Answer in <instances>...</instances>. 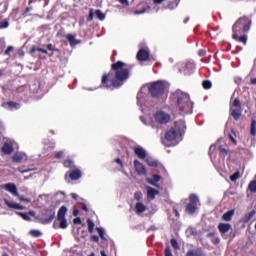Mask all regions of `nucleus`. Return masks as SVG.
Wrapping results in <instances>:
<instances>
[{
	"mask_svg": "<svg viewBox=\"0 0 256 256\" xmlns=\"http://www.w3.org/2000/svg\"><path fill=\"white\" fill-rule=\"evenodd\" d=\"M131 70L127 68V64L121 60L111 64V71L107 74H103L101 79V85L104 89H121L125 82L129 79Z\"/></svg>",
	"mask_w": 256,
	"mask_h": 256,
	"instance_id": "f257e3e1",
	"label": "nucleus"
},
{
	"mask_svg": "<svg viewBox=\"0 0 256 256\" xmlns=\"http://www.w3.org/2000/svg\"><path fill=\"white\" fill-rule=\"evenodd\" d=\"M170 102L172 105H176L177 109L182 113H193V103L191 102V97L189 94L176 90L170 95Z\"/></svg>",
	"mask_w": 256,
	"mask_h": 256,
	"instance_id": "f03ea898",
	"label": "nucleus"
},
{
	"mask_svg": "<svg viewBox=\"0 0 256 256\" xmlns=\"http://www.w3.org/2000/svg\"><path fill=\"white\" fill-rule=\"evenodd\" d=\"M251 29V19L247 16L240 17L232 26L233 33H249Z\"/></svg>",
	"mask_w": 256,
	"mask_h": 256,
	"instance_id": "7ed1b4c3",
	"label": "nucleus"
},
{
	"mask_svg": "<svg viewBox=\"0 0 256 256\" xmlns=\"http://www.w3.org/2000/svg\"><path fill=\"white\" fill-rule=\"evenodd\" d=\"M165 89V83L159 80L152 83L148 88V91L153 99H159V97H163V95H165Z\"/></svg>",
	"mask_w": 256,
	"mask_h": 256,
	"instance_id": "20e7f679",
	"label": "nucleus"
},
{
	"mask_svg": "<svg viewBox=\"0 0 256 256\" xmlns=\"http://www.w3.org/2000/svg\"><path fill=\"white\" fill-rule=\"evenodd\" d=\"M242 113L243 110L241 109V101L239 98H236L230 106V115L233 117L234 121H239V119H241Z\"/></svg>",
	"mask_w": 256,
	"mask_h": 256,
	"instance_id": "39448f33",
	"label": "nucleus"
},
{
	"mask_svg": "<svg viewBox=\"0 0 256 256\" xmlns=\"http://www.w3.org/2000/svg\"><path fill=\"white\" fill-rule=\"evenodd\" d=\"M154 121L159 125H167L171 121V115L163 110L157 111L154 114Z\"/></svg>",
	"mask_w": 256,
	"mask_h": 256,
	"instance_id": "423d86ee",
	"label": "nucleus"
},
{
	"mask_svg": "<svg viewBox=\"0 0 256 256\" xmlns=\"http://www.w3.org/2000/svg\"><path fill=\"white\" fill-rule=\"evenodd\" d=\"M190 202L186 205V213L188 215H194V213L197 211V203H199V197H197L196 194H191L189 196Z\"/></svg>",
	"mask_w": 256,
	"mask_h": 256,
	"instance_id": "0eeeda50",
	"label": "nucleus"
},
{
	"mask_svg": "<svg viewBox=\"0 0 256 256\" xmlns=\"http://www.w3.org/2000/svg\"><path fill=\"white\" fill-rule=\"evenodd\" d=\"M53 219H55V210L54 209H47L44 217L40 219V223L42 225H49V223L53 222Z\"/></svg>",
	"mask_w": 256,
	"mask_h": 256,
	"instance_id": "6e6552de",
	"label": "nucleus"
},
{
	"mask_svg": "<svg viewBox=\"0 0 256 256\" xmlns=\"http://www.w3.org/2000/svg\"><path fill=\"white\" fill-rule=\"evenodd\" d=\"M179 137V127H172L165 133L166 141H175Z\"/></svg>",
	"mask_w": 256,
	"mask_h": 256,
	"instance_id": "1a4fd4ad",
	"label": "nucleus"
},
{
	"mask_svg": "<svg viewBox=\"0 0 256 256\" xmlns=\"http://www.w3.org/2000/svg\"><path fill=\"white\" fill-rule=\"evenodd\" d=\"M134 168L137 175L147 176V167L144 166L143 163L139 160H134Z\"/></svg>",
	"mask_w": 256,
	"mask_h": 256,
	"instance_id": "9d476101",
	"label": "nucleus"
},
{
	"mask_svg": "<svg viewBox=\"0 0 256 256\" xmlns=\"http://www.w3.org/2000/svg\"><path fill=\"white\" fill-rule=\"evenodd\" d=\"M2 107L7 111H15L17 109H21V104L14 101H8V102H4L2 104Z\"/></svg>",
	"mask_w": 256,
	"mask_h": 256,
	"instance_id": "9b49d317",
	"label": "nucleus"
},
{
	"mask_svg": "<svg viewBox=\"0 0 256 256\" xmlns=\"http://www.w3.org/2000/svg\"><path fill=\"white\" fill-rule=\"evenodd\" d=\"M179 72L185 76L191 75L193 73V65L191 63H185L179 68Z\"/></svg>",
	"mask_w": 256,
	"mask_h": 256,
	"instance_id": "f8f14e48",
	"label": "nucleus"
},
{
	"mask_svg": "<svg viewBox=\"0 0 256 256\" xmlns=\"http://www.w3.org/2000/svg\"><path fill=\"white\" fill-rule=\"evenodd\" d=\"M5 205L9 207V209H16L18 211H24L25 206L17 203V202H11L9 199H4Z\"/></svg>",
	"mask_w": 256,
	"mask_h": 256,
	"instance_id": "ddd939ff",
	"label": "nucleus"
},
{
	"mask_svg": "<svg viewBox=\"0 0 256 256\" xmlns=\"http://www.w3.org/2000/svg\"><path fill=\"white\" fill-rule=\"evenodd\" d=\"M146 191H147V200L148 201L155 200V197H157V195H159V190H157L151 186L146 187Z\"/></svg>",
	"mask_w": 256,
	"mask_h": 256,
	"instance_id": "4468645a",
	"label": "nucleus"
},
{
	"mask_svg": "<svg viewBox=\"0 0 256 256\" xmlns=\"http://www.w3.org/2000/svg\"><path fill=\"white\" fill-rule=\"evenodd\" d=\"M246 33H233L232 39L234 41H238V43H243V45H247V35Z\"/></svg>",
	"mask_w": 256,
	"mask_h": 256,
	"instance_id": "2eb2a0df",
	"label": "nucleus"
},
{
	"mask_svg": "<svg viewBox=\"0 0 256 256\" xmlns=\"http://www.w3.org/2000/svg\"><path fill=\"white\" fill-rule=\"evenodd\" d=\"M4 189L9 193H12L14 197H19V191H17V185L13 183H7L5 184Z\"/></svg>",
	"mask_w": 256,
	"mask_h": 256,
	"instance_id": "dca6fc26",
	"label": "nucleus"
},
{
	"mask_svg": "<svg viewBox=\"0 0 256 256\" xmlns=\"http://www.w3.org/2000/svg\"><path fill=\"white\" fill-rule=\"evenodd\" d=\"M136 57H137L138 61H148L149 60V52L145 49H140L137 52Z\"/></svg>",
	"mask_w": 256,
	"mask_h": 256,
	"instance_id": "f3484780",
	"label": "nucleus"
},
{
	"mask_svg": "<svg viewBox=\"0 0 256 256\" xmlns=\"http://www.w3.org/2000/svg\"><path fill=\"white\" fill-rule=\"evenodd\" d=\"M146 181H147V183H149V185L159 188V184H157V183H159V181H161V177L158 174H153L152 178H147Z\"/></svg>",
	"mask_w": 256,
	"mask_h": 256,
	"instance_id": "a211bd4d",
	"label": "nucleus"
},
{
	"mask_svg": "<svg viewBox=\"0 0 256 256\" xmlns=\"http://www.w3.org/2000/svg\"><path fill=\"white\" fill-rule=\"evenodd\" d=\"M69 177H70L71 181H77V180L81 179V177H82L81 170L78 168H75L74 170L69 172Z\"/></svg>",
	"mask_w": 256,
	"mask_h": 256,
	"instance_id": "6ab92c4d",
	"label": "nucleus"
},
{
	"mask_svg": "<svg viewBox=\"0 0 256 256\" xmlns=\"http://www.w3.org/2000/svg\"><path fill=\"white\" fill-rule=\"evenodd\" d=\"M134 154L138 159H145L147 157V151L141 146L134 148Z\"/></svg>",
	"mask_w": 256,
	"mask_h": 256,
	"instance_id": "aec40b11",
	"label": "nucleus"
},
{
	"mask_svg": "<svg viewBox=\"0 0 256 256\" xmlns=\"http://www.w3.org/2000/svg\"><path fill=\"white\" fill-rule=\"evenodd\" d=\"M13 151H15V148H13V144H11V143L6 142L2 146V152L4 155H11V153H13Z\"/></svg>",
	"mask_w": 256,
	"mask_h": 256,
	"instance_id": "412c9836",
	"label": "nucleus"
},
{
	"mask_svg": "<svg viewBox=\"0 0 256 256\" xmlns=\"http://www.w3.org/2000/svg\"><path fill=\"white\" fill-rule=\"evenodd\" d=\"M231 229V224L229 223H220L218 225V231L221 233V235H225V233H228Z\"/></svg>",
	"mask_w": 256,
	"mask_h": 256,
	"instance_id": "4be33fe9",
	"label": "nucleus"
},
{
	"mask_svg": "<svg viewBox=\"0 0 256 256\" xmlns=\"http://www.w3.org/2000/svg\"><path fill=\"white\" fill-rule=\"evenodd\" d=\"M57 221H59L60 224L57 225V222H54V223H53L54 229H67V227H68L67 219H65V218H60V219H58Z\"/></svg>",
	"mask_w": 256,
	"mask_h": 256,
	"instance_id": "5701e85b",
	"label": "nucleus"
},
{
	"mask_svg": "<svg viewBox=\"0 0 256 256\" xmlns=\"http://www.w3.org/2000/svg\"><path fill=\"white\" fill-rule=\"evenodd\" d=\"M35 51H38L39 53H44V55H48V57H53V53L49 54V52L44 48H37V46H32L30 48V53H35Z\"/></svg>",
	"mask_w": 256,
	"mask_h": 256,
	"instance_id": "b1692460",
	"label": "nucleus"
},
{
	"mask_svg": "<svg viewBox=\"0 0 256 256\" xmlns=\"http://www.w3.org/2000/svg\"><path fill=\"white\" fill-rule=\"evenodd\" d=\"M186 256H205V253H203V249L198 248L196 250H189Z\"/></svg>",
	"mask_w": 256,
	"mask_h": 256,
	"instance_id": "393cba45",
	"label": "nucleus"
},
{
	"mask_svg": "<svg viewBox=\"0 0 256 256\" xmlns=\"http://www.w3.org/2000/svg\"><path fill=\"white\" fill-rule=\"evenodd\" d=\"M135 209H136V213L140 215V213H145V211H147V206H145L143 202H138L135 205Z\"/></svg>",
	"mask_w": 256,
	"mask_h": 256,
	"instance_id": "a878e982",
	"label": "nucleus"
},
{
	"mask_svg": "<svg viewBox=\"0 0 256 256\" xmlns=\"http://www.w3.org/2000/svg\"><path fill=\"white\" fill-rule=\"evenodd\" d=\"M255 217V210H251L249 213L245 214L243 218H241V223H249L250 219Z\"/></svg>",
	"mask_w": 256,
	"mask_h": 256,
	"instance_id": "bb28decb",
	"label": "nucleus"
},
{
	"mask_svg": "<svg viewBox=\"0 0 256 256\" xmlns=\"http://www.w3.org/2000/svg\"><path fill=\"white\" fill-rule=\"evenodd\" d=\"M65 215H67V206H62L58 210L57 220L58 219H65Z\"/></svg>",
	"mask_w": 256,
	"mask_h": 256,
	"instance_id": "cd10ccee",
	"label": "nucleus"
},
{
	"mask_svg": "<svg viewBox=\"0 0 256 256\" xmlns=\"http://www.w3.org/2000/svg\"><path fill=\"white\" fill-rule=\"evenodd\" d=\"M234 215H235V210H229L223 214L222 219L223 221H231Z\"/></svg>",
	"mask_w": 256,
	"mask_h": 256,
	"instance_id": "c85d7f7f",
	"label": "nucleus"
},
{
	"mask_svg": "<svg viewBox=\"0 0 256 256\" xmlns=\"http://www.w3.org/2000/svg\"><path fill=\"white\" fill-rule=\"evenodd\" d=\"M66 39H67V41H69L71 47H73L79 43V41H77L75 39V35H73V34H67Z\"/></svg>",
	"mask_w": 256,
	"mask_h": 256,
	"instance_id": "c756f323",
	"label": "nucleus"
},
{
	"mask_svg": "<svg viewBox=\"0 0 256 256\" xmlns=\"http://www.w3.org/2000/svg\"><path fill=\"white\" fill-rule=\"evenodd\" d=\"M247 191H250V193H256V179L250 181L248 184Z\"/></svg>",
	"mask_w": 256,
	"mask_h": 256,
	"instance_id": "7c9ffc66",
	"label": "nucleus"
},
{
	"mask_svg": "<svg viewBox=\"0 0 256 256\" xmlns=\"http://www.w3.org/2000/svg\"><path fill=\"white\" fill-rule=\"evenodd\" d=\"M228 137L234 145H237V140L235 139L237 137V134L235 133V130L231 129L230 133L228 134Z\"/></svg>",
	"mask_w": 256,
	"mask_h": 256,
	"instance_id": "2f4dec72",
	"label": "nucleus"
},
{
	"mask_svg": "<svg viewBox=\"0 0 256 256\" xmlns=\"http://www.w3.org/2000/svg\"><path fill=\"white\" fill-rule=\"evenodd\" d=\"M202 87L207 91L213 87V83H211V80H204L202 81Z\"/></svg>",
	"mask_w": 256,
	"mask_h": 256,
	"instance_id": "473e14b6",
	"label": "nucleus"
},
{
	"mask_svg": "<svg viewBox=\"0 0 256 256\" xmlns=\"http://www.w3.org/2000/svg\"><path fill=\"white\" fill-rule=\"evenodd\" d=\"M250 135H252V137H255L256 135V120L254 119L251 121Z\"/></svg>",
	"mask_w": 256,
	"mask_h": 256,
	"instance_id": "72a5a7b5",
	"label": "nucleus"
},
{
	"mask_svg": "<svg viewBox=\"0 0 256 256\" xmlns=\"http://www.w3.org/2000/svg\"><path fill=\"white\" fill-rule=\"evenodd\" d=\"M12 161L14 163H21V161H23V155L19 153L14 154L12 157Z\"/></svg>",
	"mask_w": 256,
	"mask_h": 256,
	"instance_id": "f704fd0d",
	"label": "nucleus"
},
{
	"mask_svg": "<svg viewBox=\"0 0 256 256\" xmlns=\"http://www.w3.org/2000/svg\"><path fill=\"white\" fill-rule=\"evenodd\" d=\"M88 232L93 233L95 229V223L91 219H87Z\"/></svg>",
	"mask_w": 256,
	"mask_h": 256,
	"instance_id": "c9c22d12",
	"label": "nucleus"
},
{
	"mask_svg": "<svg viewBox=\"0 0 256 256\" xmlns=\"http://www.w3.org/2000/svg\"><path fill=\"white\" fill-rule=\"evenodd\" d=\"M95 16L97 17V19H99V21H105V14H103V12H101V10H95Z\"/></svg>",
	"mask_w": 256,
	"mask_h": 256,
	"instance_id": "e433bc0d",
	"label": "nucleus"
},
{
	"mask_svg": "<svg viewBox=\"0 0 256 256\" xmlns=\"http://www.w3.org/2000/svg\"><path fill=\"white\" fill-rule=\"evenodd\" d=\"M146 163L149 167H159V162L153 159H147Z\"/></svg>",
	"mask_w": 256,
	"mask_h": 256,
	"instance_id": "4c0bfd02",
	"label": "nucleus"
},
{
	"mask_svg": "<svg viewBox=\"0 0 256 256\" xmlns=\"http://www.w3.org/2000/svg\"><path fill=\"white\" fill-rule=\"evenodd\" d=\"M99 237L103 240V241H107V238H105V230H103V228H96Z\"/></svg>",
	"mask_w": 256,
	"mask_h": 256,
	"instance_id": "58836bf2",
	"label": "nucleus"
},
{
	"mask_svg": "<svg viewBox=\"0 0 256 256\" xmlns=\"http://www.w3.org/2000/svg\"><path fill=\"white\" fill-rule=\"evenodd\" d=\"M29 235H31V237H41L43 233L39 230H30Z\"/></svg>",
	"mask_w": 256,
	"mask_h": 256,
	"instance_id": "ea45409f",
	"label": "nucleus"
},
{
	"mask_svg": "<svg viewBox=\"0 0 256 256\" xmlns=\"http://www.w3.org/2000/svg\"><path fill=\"white\" fill-rule=\"evenodd\" d=\"M30 11H33L32 6L26 7L25 11L22 13V17H31Z\"/></svg>",
	"mask_w": 256,
	"mask_h": 256,
	"instance_id": "a19ab883",
	"label": "nucleus"
},
{
	"mask_svg": "<svg viewBox=\"0 0 256 256\" xmlns=\"http://www.w3.org/2000/svg\"><path fill=\"white\" fill-rule=\"evenodd\" d=\"M46 48L48 51H52V52H56V53L61 52V50H59V48L53 47V44H47Z\"/></svg>",
	"mask_w": 256,
	"mask_h": 256,
	"instance_id": "79ce46f5",
	"label": "nucleus"
},
{
	"mask_svg": "<svg viewBox=\"0 0 256 256\" xmlns=\"http://www.w3.org/2000/svg\"><path fill=\"white\" fill-rule=\"evenodd\" d=\"M63 166L67 169H73V161L72 160H65L63 162Z\"/></svg>",
	"mask_w": 256,
	"mask_h": 256,
	"instance_id": "37998d69",
	"label": "nucleus"
},
{
	"mask_svg": "<svg viewBox=\"0 0 256 256\" xmlns=\"http://www.w3.org/2000/svg\"><path fill=\"white\" fill-rule=\"evenodd\" d=\"M16 214H18L19 217L23 218L24 221H31V217H29V215H27L26 213L16 212Z\"/></svg>",
	"mask_w": 256,
	"mask_h": 256,
	"instance_id": "c03bdc74",
	"label": "nucleus"
},
{
	"mask_svg": "<svg viewBox=\"0 0 256 256\" xmlns=\"http://www.w3.org/2000/svg\"><path fill=\"white\" fill-rule=\"evenodd\" d=\"M134 199L136 201H141L143 199V192L142 191H137L134 193Z\"/></svg>",
	"mask_w": 256,
	"mask_h": 256,
	"instance_id": "a18cd8bd",
	"label": "nucleus"
},
{
	"mask_svg": "<svg viewBox=\"0 0 256 256\" xmlns=\"http://www.w3.org/2000/svg\"><path fill=\"white\" fill-rule=\"evenodd\" d=\"M170 243H171L173 249H175V250L179 249V242H177V239L172 238V239L170 240Z\"/></svg>",
	"mask_w": 256,
	"mask_h": 256,
	"instance_id": "49530a36",
	"label": "nucleus"
},
{
	"mask_svg": "<svg viewBox=\"0 0 256 256\" xmlns=\"http://www.w3.org/2000/svg\"><path fill=\"white\" fill-rule=\"evenodd\" d=\"M239 177H240L239 171H236V172H234V173L230 176V181L235 182V181H237V179H239Z\"/></svg>",
	"mask_w": 256,
	"mask_h": 256,
	"instance_id": "de8ad7c7",
	"label": "nucleus"
},
{
	"mask_svg": "<svg viewBox=\"0 0 256 256\" xmlns=\"http://www.w3.org/2000/svg\"><path fill=\"white\" fill-rule=\"evenodd\" d=\"M179 5V2H177V1H172V2H169L168 3V8L169 9H176V7Z\"/></svg>",
	"mask_w": 256,
	"mask_h": 256,
	"instance_id": "09e8293b",
	"label": "nucleus"
},
{
	"mask_svg": "<svg viewBox=\"0 0 256 256\" xmlns=\"http://www.w3.org/2000/svg\"><path fill=\"white\" fill-rule=\"evenodd\" d=\"M78 204L82 205V210L85 211L86 213H89V208L87 207V204L82 202L81 200H78Z\"/></svg>",
	"mask_w": 256,
	"mask_h": 256,
	"instance_id": "8fccbe9b",
	"label": "nucleus"
},
{
	"mask_svg": "<svg viewBox=\"0 0 256 256\" xmlns=\"http://www.w3.org/2000/svg\"><path fill=\"white\" fill-rule=\"evenodd\" d=\"M165 256H173V253L171 252V247L167 246L164 251Z\"/></svg>",
	"mask_w": 256,
	"mask_h": 256,
	"instance_id": "3c124183",
	"label": "nucleus"
},
{
	"mask_svg": "<svg viewBox=\"0 0 256 256\" xmlns=\"http://www.w3.org/2000/svg\"><path fill=\"white\" fill-rule=\"evenodd\" d=\"M19 173H30V171H35V168L21 169L18 168Z\"/></svg>",
	"mask_w": 256,
	"mask_h": 256,
	"instance_id": "603ef678",
	"label": "nucleus"
},
{
	"mask_svg": "<svg viewBox=\"0 0 256 256\" xmlns=\"http://www.w3.org/2000/svg\"><path fill=\"white\" fill-rule=\"evenodd\" d=\"M16 197H18V199H19L20 201H25V203H31V199H30V198H25L24 196H21V195H19V194H18V196H16Z\"/></svg>",
	"mask_w": 256,
	"mask_h": 256,
	"instance_id": "864d4df0",
	"label": "nucleus"
},
{
	"mask_svg": "<svg viewBox=\"0 0 256 256\" xmlns=\"http://www.w3.org/2000/svg\"><path fill=\"white\" fill-rule=\"evenodd\" d=\"M211 241L214 245H219L221 243V238L220 237L212 238Z\"/></svg>",
	"mask_w": 256,
	"mask_h": 256,
	"instance_id": "5fc2aeb1",
	"label": "nucleus"
},
{
	"mask_svg": "<svg viewBox=\"0 0 256 256\" xmlns=\"http://www.w3.org/2000/svg\"><path fill=\"white\" fill-rule=\"evenodd\" d=\"M63 155H64V152L59 151V152H56L54 157H55V159H63Z\"/></svg>",
	"mask_w": 256,
	"mask_h": 256,
	"instance_id": "6e6d98bb",
	"label": "nucleus"
},
{
	"mask_svg": "<svg viewBox=\"0 0 256 256\" xmlns=\"http://www.w3.org/2000/svg\"><path fill=\"white\" fill-rule=\"evenodd\" d=\"M147 11V8H143L142 10H136L134 11L135 15H143Z\"/></svg>",
	"mask_w": 256,
	"mask_h": 256,
	"instance_id": "4d7b16f0",
	"label": "nucleus"
},
{
	"mask_svg": "<svg viewBox=\"0 0 256 256\" xmlns=\"http://www.w3.org/2000/svg\"><path fill=\"white\" fill-rule=\"evenodd\" d=\"M72 199H74L75 201H83V198L79 199V195H77L76 193H72L71 194Z\"/></svg>",
	"mask_w": 256,
	"mask_h": 256,
	"instance_id": "13d9d810",
	"label": "nucleus"
},
{
	"mask_svg": "<svg viewBox=\"0 0 256 256\" xmlns=\"http://www.w3.org/2000/svg\"><path fill=\"white\" fill-rule=\"evenodd\" d=\"M9 27V22H0V29H7Z\"/></svg>",
	"mask_w": 256,
	"mask_h": 256,
	"instance_id": "bf43d9fd",
	"label": "nucleus"
},
{
	"mask_svg": "<svg viewBox=\"0 0 256 256\" xmlns=\"http://www.w3.org/2000/svg\"><path fill=\"white\" fill-rule=\"evenodd\" d=\"M90 239L94 243H99V236H97V235H92Z\"/></svg>",
	"mask_w": 256,
	"mask_h": 256,
	"instance_id": "052dcab7",
	"label": "nucleus"
},
{
	"mask_svg": "<svg viewBox=\"0 0 256 256\" xmlns=\"http://www.w3.org/2000/svg\"><path fill=\"white\" fill-rule=\"evenodd\" d=\"M11 51H13V46H8L7 49L5 50L4 54L10 55Z\"/></svg>",
	"mask_w": 256,
	"mask_h": 256,
	"instance_id": "680f3d73",
	"label": "nucleus"
},
{
	"mask_svg": "<svg viewBox=\"0 0 256 256\" xmlns=\"http://www.w3.org/2000/svg\"><path fill=\"white\" fill-rule=\"evenodd\" d=\"M73 223H74V225H81V223H82L81 218H79V217L74 218Z\"/></svg>",
	"mask_w": 256,
	"mask_h": 256,
	"instance_id": "e2e57ef3",
	"label": "nucleus"
},
{
	"mask_svg": "<svg viewBox=\"0 0 256 256\" xmlns=\"http://www.w3.org/2000/svg\"><path fill=\"white\" fill-rule=\"evenodd\" d=\"M94 15H95V14L93 13V9H91V10L89 11L88 21H92V20H93Z\"/></svg>",
	"mask_w": 256,
	"mask_h": 256,
	"instance_id": "0e129e2a",
	"label": "nucleus"
},
{
	"mask_svg": "<svg viewBox=\"0 0 256 256\" xmlns=\"http://www.w3.org/2000/svg\"><path fill=\"white\" fill-rule=\"evenodd\" d=\"M115 163H117L118 165H120V167L123 169V160H121V158H116V159H115Z\"/></svg>",
	"mask_w": 256,
	"mask_h": 256,
	"instance_id": "69168bd1",
	"label": "nucleus"
},
{
	"mask_svg": "<svg viewBox=\"0 0 256 256\" xmlns=\"http://www.w3.org/2000/svg\"><path fill=\"white\" fill-rule=\"evenodd\" d=\"M198 55H199L200 57H205V55H207V51H205V50H199Z\"/></svg>",
	"mask_w": 256,
	"mask_h": 256,
	"instance_id": "338daca9",
	"label": "nucleus"
},
{
	"mask_svg": "<svg viewBox=\"0 0 256 256\" xmlns=\"http://www.w3.org/2000/svg\"><path fill=\"white\" fill-rule=\"evenodd\" d=\"M218 150L220 153H225V155H227V149L223 148L222 146H219Z\"/></svg>",
	"mask_w": 256,
	"mask_h": 256,
	"instance_id": "774afa93",
	"label": "nucleus"
}]
</instances>
